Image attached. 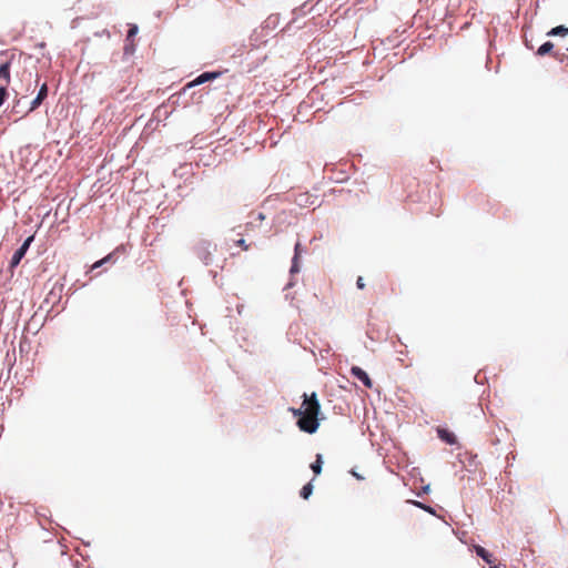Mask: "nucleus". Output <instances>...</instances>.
Returning a JSON list of instances; mask_svg holds the SVG:
<instances>
[{"label":"nucleus","mask_w":568,"mask_h":568,"mask_svg":"<svg viewBox=\"0 0 568 568\" xmlns=\"http://www.w3.org/2000/svg\"><path fill=\"white\" fill-rule=\"evenodd\" d=\"M290 412L298 417L297 426L302 432L314 434L318 426V415L321 414V404L316 393L311 395L303 394V403L300 408H290Z\"/></svg>","instance_id":"1"},{"label":"nucleus","mask_w":568,"mask_h":568,"mask_svg":"<svg viewBox=\"0 0 568 568\" xmlns=\"http://www.w3.org/2000/svg\"><path fill=\"white\" fill-rule=\"evenodd\" d=\"M212 245L210 243H202L196 247V254L204 264L209 265L212 262Z\"/></svg>","instance_id":"2"},{"label":"nucleus","mask_w":568,"mask_h":568,"mask_svg":"<svg viewBox=\"0 0 568 568\" xmlns=\"http://www.w3.org/2000/svg\"><path fill=\"white\" fill-rule=\"evenodd\" d=\"M351 373L354 377L359 379L367 388H372L373 382L364 369H362L358 366H353L351 368Z\"/></svg>","instance_id":"3"},{"label":"nucleus","mask_w":568,"mask_h":568,"mask_svg":"<svg viewBox=\"0 0 568 568\" xmlns=\"http://www.w3.org/2000/svg\"><path fill=\"white\" fill-rule=\"evenodd\" d=\"M139 31V28L136 24H133L129 31H128V36H126V40H125V45H124V53L125 54H132L134 52V44H133V38L136 36Z\"/></svg>","instance_id":"4"},{"label":"nucleus","mask_w":568,"mask_h":568,"mask_svg":"<svg viewBox=\"0 0 568 568\" xmlns=\"http://www.w3.org/2000/svg\"><path fill=\"white\" fill-rule=\"evenodd\" d=\"M10 81V61H4L0 64V87H8Z\"/></svg>","instance_id":"5"},{"label":"nucleus","mask_w":568,"mask_h":568,"mask_svg":"<svg viewBox=\"0 0 568 568\" xmlns=\"http://www.w3.org/2000/svg\"><path fill=\"white\" fill-rule=\"evenodd\" d=\"M47 95H48V87L45 83H43L42 87L40 88L36 99L31 102V106H30L29 111L36 110L42 103V101L47 98Z\"/></svg>","instance_id":"6"},{"label":"nucleus","mask_w":568,"mask_h":568,"mask_svg":"<svg viewBox=\"0 0 568 568\" xmlns=\"http://www.w3.org/2000/svg\"><path fill=\"white\" fill-rule=\"evenodd\" d=\"M475 551L489 566L496 561L493 555L479 545L475 546Z\"/></svg>","instance_id":"7"},{"label":"nucleus","mask_w":568,"mask_h":568,"mask_svg":"<svg viewBox=\"0 0 568 568\" xmlns=\"http://www.w3.org/2000/svg\"><path fill=\"white\" fill-rule=\"evenodd\" d=\"M219 75H220L219 72H204V73L200 74L189 85L192 87V85H196V84H202V83H204L206 81H210V80H213V79L217 78Z\"/></svg>","instance_id":"8"},{"label":"nucleus","mask_w":568,"mask_h":568,"mask_svg":"<svg viewBox=\"0 0 568 568\" xmlns=\"http://www.w3.org/2000/svg\"><path fill=\"white\" fill-rule=\"evenodd\" d=\"M437 434L442 440H444L445 443H447L449 445H453L456 443V436L452 432H449L445 428H438Z\"/></svg>","instance_id":"9"},{"label":"nucleus","mask_w":568,"mask_h":568,"mask_svg":"<svg viewBox=\"0 0 568 568\" xmlns=\"http://www.w3.org/2000/svg\"><path fill=\"white\" fill-rule=\"evenodd\" d=\"M300 255H301V243L297 242L295 244V248H294V257L292 261L291 273H297L300 271V267H298Z\"/></svg>","instance_id":"10"},{"label":"nucleus","mask_w":568,"mask_h":568,"mask_svg":"<svg viewBox=\"0 0 568 568\" xmlns=\"http://www.w3.org/2000/svg\"><path fill=\"white\" fill-rule=\"evenodd\" d=\"M114 255H115V253H110L105 257L101 258L100 261H97L94 264H92L91 271H94V270L103 266L104 264L114 263V261H115Z\"/></svg>","instance_id":"11"},{"label":"nucleus","mask_w":568,"mask_h":568,"mask_svg":"<svg viewBox=\"0 0 568 568\" xmlns=\"http://www.w3.org/2000/svg\"><path fill=\"white\" fill-rule=\"evenodd\" d=\"M322 465H323V457L321 454H317L315 462L311 464V469L313 470L315 476L321 474Z\"/></svg>","instance_id":"12"},{"label":"nucleus","mask_w":568,"mask_h":568,"mask_svg":"<svg viewBox=\"0 0 568 568\" xmlns=\"http://www.w3.org/2000/svg\"><path fill=\"white\" fill-rule=\"evenodd\" d=\"M24 254L22 253V251H19V248L14 252V254L12 255V258L10 261V267L11 268H14L16 266L19 265V263L21 262V260L23 258Z\"/></svg>","instance_id":"13"},{"label":"nucleus","mask_w":568,"mask_h":568,"mask_svg":"<svg viewBox=\"0 0 568 568\" xmlns=\"http://www.w3.org/2000/svg\"><path fill=\"white\" fill-rule=\"evenodd\" d=\"M552 48H554V43L550 41H547L539 47L537 54L545 55V54L549 53L552 50Z\"/></svg>","instance_id":"14"},{"label":"nucleus","mask_w":568,"mask_h":568,"mask_svg":"<svg viewBox=\"0 0 568 568\" xmlns=\"http://www.w3.org/2000/svg\"><path fill=\"white\" fill-rule=\"evenodd\" d=\"M567 33H568V28H565L564 26H558V27L552 28L548 32V36H565Z\"/></svg>","instance_id":"15"},{"label":"nucleus","mask_w":568,"mask_h":568,"mask_svg":"<svg viewBox=\"0 0 568 568\" xmlns=\"http://www.w3.org/2000/svg\"><path fill=\"white\" fill-rule=\"evenodd\" d=\"M312 493H313V485H312V483H307L301 489V497L304 499H307L312 495Z\"/></svg>","instance_id":"16"},{"label":"nucleus","mask_w":568,"mask_h":568,"mask_svg":"<svg viewBox=\"0 0 568 568\" xmlns=\"http://www.w3.org/2000/svg\"><path fill=\"white\" fill-rule=\"evenodd\" d=\"M33 239H34V236H33V235L29 236V237L23 242V244L19 247V251H22V253L26 255V253H27V251H28V248H29L30 244L32 243Z\"/></svg>","instance_id":"17"},{"label":"nucleus","mask_w":568,"mask_h":568,"mask_svg":"<svg viewBox=\"0 0 568 568\" xmlns=\"http://www.w3.org/2000/svg\"><path fill=\"white\" fill-rule=\"evenodd\" d=\"M7 88L8 87H0V106L3 104V102L6 101V99L8 98V91H7Z\"/></svg>","instance_id":"18"},{"label":"nucleus","mask_w":568,"mask_h":568,"mask_svg":"<svg viewBox=\"0 0 568 568\" xmlns=\"http://www.w3.org/2000/svg\"><path fill=\"white\" fill-rule=\"evenodd\" d=\"M234 243L236 245L241 246L244 251H247L250 248V245L246 244L244 239L236 240V241H234Z\"/></svg>","instance_id":"19"},{"label":"nucleus","mask_w":568,"mask_h":568,"mask_svg":"<svg viewBox=\"0 0 568 568\" xmlns=\"http://www.w3.org/2000/svg\"><path fill=\"white\" fill-rule=\"evenodd\" d=\"M356 286L357 288L359 290H363L365 287V283H364V278L362 276H359L356 281Z\"/></svg>","instance_id":"20"},{"label":"nucleus","mask_w":568,"mask_h":568,"mask_svg":"<svg viewBox=\"0 0 568 568\" xmlns=\"http://www.w3.org/2000/svg\"><path fill=\"white\" fill-rule=\"evenodd\" d=\"M490 568H501L500 565H496L495 562L490 565Z\"/></svg>","instance_id":"21"},{"label":"nucleus","mask_w":568,"mask_h":568,"mask_svg":"<svg viewBox=\"0 0 568 568\" xmlns=\"http://www.w3.org/2000/svg\"><path fill=\"white\" fill-rule=\"evenodd\" d=\"M258 217H260L261 220H263V219H264V215L261 213V214L258 215Z\"/></svg>","instance_id":"22"}]
</instances>
